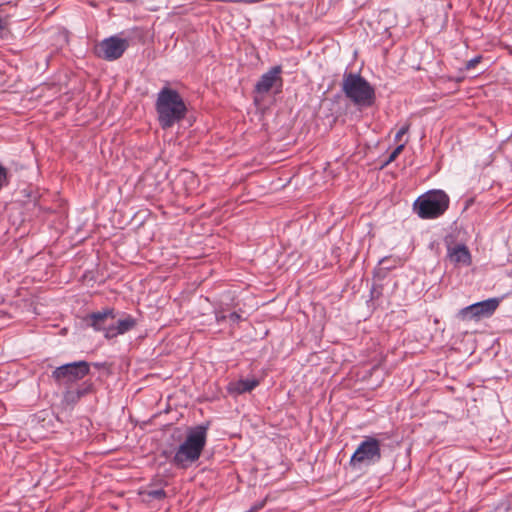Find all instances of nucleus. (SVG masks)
Segmentation results:
<instances>
[{"label": "nucleus", "mask_w": 512, "mask_h": 512, "mask_svg": "<svg viewBox=\"0 0 512 512\" xmlns=\"http://www.w3.org/2000/svg\"><path fill=\"white\" fill-rule=\"evenodd\" d=\"M155 110L159 125L164 130L180 123L188 111L180 93L170 87H163L157 93Z\"/></svg>", "instance_id": "f257e3e1"}, {"label": "nucleus", "mask_w": 512, "mask_h": 512, "mask_svg": "<svg viewBox=\"0 0 512 512\" xmlns=\"http://www.w3.org/2000/svg\"><path fill=\"white\" fill-rule=\"evenodd\" d=\"M63 403L67 406H74L80 399L93 392L94 385L91 381H83L79 384L64 387Z\"/></svg>", "instance_id": "1a4fd4ad"}, {"label": "nucleus", "mask_w": 512, "mask_h": 512, "mask_svg": "<svg viewBox=\"0 0 512 512\" xmlns=\"http://www.w3.org/2000/svg\"><path fill=\"white\" fill-rule=\"evenodd\" d=\"M9 183V179H8V171L7 169L0 164V190L7 186Z\"/></svg>", "instance_id": "dca6fc26"}, {"label": "nucleus", "mask_w": 512, "mask_h": 512, "mask_svg": "<svg viewBox=\"0 0 512 512\" xmlns=\"http://www.w3.org/2000/svg\"><path fill=\"white\" fill-rule=\"evenodd\" d=\"M500 300L498 298H489L462 308L457 317L463 321L480 320L490 317L498 308Z\"/></svg>", "instance_id": "0eeeda50"}, {"label": "nucleus", "mask_w": 512, "mask_h": 512, "mask_svg": "<svg viewBox=\"0 0 512 512\" xmlns=\"http://www.w3.org/2000/svg\"><path fill=\"white\" fill-rule=\"evenodd\" d=\"M228 320L232 324H237L241 320V315L237 312H231L228 314Z\"/></svg>", "instance_id": "aec40b11"}, {"label": "nucleus", "mask_w": 512, "mask_h": 512, "mask_svg": "<svg viewBox=\"0 0 512 512\" xmlns=\"http://www.w3.org/2000/svg\"><path fill=\"white\" fill-rule=\"evenodd\" d=\"M147 499L163 500L166 492L163 489L147 490L142 493Z\"/></svg>", "instance_id": "2eb2a0df"}, {"label": "nucleus", "mask_w": 512, "mask_h": 512, "mask_svg": "<svg viewBox=\"0 0 512 512\" xmlns=\"http://www.w3.org/2000/svg\"><path fill=\"white\" fill-rule=\"evenodd\" d=\"M342 91L355 105L370 107L375 101V90L359 73H345Z\"/></svg>", "instance_id": "7ed1b4c3"}, {"label": "nucleus", "mask_w": 512, "mask_h": 512, "mask_svg": "<svg viewBox=\"0 0 512 512\" xmlns=\"http://www.w3.org/2000/svg\"><path fill=\"white\" fill-rule=\"evenodd\" d=\"M481 59H482V57H481V56H476V57H474V58L470 59V60L466 63V69H467V70H470V69L475 68V67H476V65H477L478 63H480Z\"/></svg>", "instance_id": "6ab92c4d"}, {"label": "nucleus", "mask_w": 512, "mask_h": 512, "mask_svg": "<svg viewBox=\"0 0 512 512\" xmlns=\"http://www.w3.org/2000/svg\"><path fill=\"white\" fill-rule=\"evenodd\" d=\"M410 125H403L395 135V141L400 142L402 137L409 131Z\"/></svg>", "instance_id": "a211bd4d"}, {"label": "nucleus", "mask_w": 512, "mask_h": 512, "mask_svg": "<svg viewBox=\"0 0 512 512\" xmlns=\"http://www.w3.org/2000/svg\"><path fill=\"white\" fill-rule=\"evenodd\" d=\"M115 317L116 313L113 308H105L102 311L92 312L86 317L85 321L87 325L92 327L95 331L103 332L106 338V331L109 326L106 322L109 319H115Z\"/></svg>", "instance_id": "9d476101"}, {"label": "nucleus", "mask_w": 512, "mask_h": 512, "mask_svg": "<svg viewBox=\"0 0 512 512\" xmlns=\"http://www.w3.org/2000/svg\"><path fill=\"white\" fill-rule=\"evenodd\" d=\"M447 257L455 265L468 266L471 263V254L464 244L448 246Z\"/></svg>", "instance_id": "ddd939ff"}, {"label": "nucleus", "mask_w": 512, "mask_h": 512, "mask_svg": "<svg viewBox=\"0 0 512 512\" xmlns=\"http://www.w3.org/2000/svg\"><path fill=\"white\" fill-rule=\"evenodd\" d=\"M90 372V365L86 361H76L57 367L52 372V377L60 387L74 385Z\"/></svg>", "instance_id": "423d86ee"}, {"label": "nucleus", "mask_w": 512, "mask_h": 512, "mask_svg": "<svg viewBox=\"0 0 512 512\" xmlns=\"http://www.w3.org/2000/svg\"><path fill=\"white\" fill-rule=\"evenodd\" d=\"M129 47L128 39L113 35L103 39L97 48V55L107 61H114L122 57Z\"/></svg>", "instance_id": "6e6552de"}, {"label": "nucleus", "mask_w": 512, "mask_h": 512, "mask_svg": "<svg viewBox=\"0 0 512 512\" xmlns=\"http://www.w3.org/2000/svg\"><path fill=\"white\" fill-rule=\"evenodd\" d=\"M226 319H228V315L222 313V312H217L216 313V321L217 323H222L223 321H225Z\"/></svg>", "instance_id": "412c9836"}, {"label": "nucleus", "mask_w": 512, "mask_h": 512, "mask_svg": "<svg viewBox=\"0 0 512 512\" xmlns=\"http://www.w3.org/2000/svg\"><path fill=\"white\" fill-rule=\"evenodd\" d=\"M263 506H264V502H261V503H259V504L255 505V506H253V507L251 508V512H253V511H257V510H259V509L263 508Z\"/></svg>", "instance_id": "4be33fe9"}, {"label": "nucleus", "mask_w": 512, "mask_h": 512, "mask_svg": "<svg viewBox=\"0 0 512 512\" xmlns=\"http://www.w3.org/2000/svg\"><path fill=\"white\" fill-rule=\"evenodd\" d=\"M137 325L136 319L131 315H125L123 318H120L114 324H110L106 331V339H113L120 335H123Z\"/></svg>", "instance_id": "f8f14e48"}, {"label": "nucleus", "mask_w": 512, "mask_h": 512, "mask_svg": "<svg viewBox=\"0 0 512 512\" xmlns=\"http://www.w3.org/2000/svg\"><path fill=\"white\" fill-rule=\"evenodd\" d=\"M450 198L443 190H430L419 196L413 210L421 219H436L449 208Z\"/></svg>", "instance_id": "20e7f679"}, {"label": "nucleus", "mask_w": 512, "mask_h": 512, "mask_svg": "<svg viewBox=\"0 0 512 512\" xmlns=\"http://www.w3.org/2000/svg\"><path fill=\"white\" fill-rule=\"evenodd\" d=\"M282 72L281 66H274L269 69L266 73H264L259 81L255 85V92L260 94L268 93L271 88L279 82L280 86L282 85V79L280 74Z\"/></svg>", "instance_id": "9b49d317"}, {"label": "nucleus", "mask_w": 512, "mask_h": 512, "mask_svg": "<svg viewBox=\"0 0 512 512\" xmlns=\"http://www.w3.org/2000/svg\"><path fill=\"white\" fill-rule=\"evenodd\" d=\"M259 385V380L256 378L240 379L236 382L230 383L229 390L236 394H244L252 391Z\"/></svg>", "instance_id": "4468645a"}, {"label": "nucleus", "mask_w": 512, "mask_h": 512, "mask_svg": "<svg viewBox=\"0 0 512 512\" xmlns=\"http://www.w3.org/2000/svg\"><path fill=\"white\" fill-rule=\"evenodd\" d=\"M405 144H406V142L399 144V145H398V146H397V147L392 151V153L389 155L388 160H387V162H386V163H391V162H393V161L397 158V156H398V155L403 151V149H404V147H405Z\"/></svg>", "instance_id": "f3484780"}, {"label": "nucleus", "mask_w": 512, "mask_h": 512, "mask_svg": "<svg viewBox=\"0 0 512 512\" xmlns=\"http://www.w3.org/2000/svg\"><path fill=\"white\" fill-rule=\"evenodd\" d=\"M207 431L208 424L190 428L184 442L175 451L172 463L179 468L186 469L196 462L205 448Z\"/></svg>", "instance_id": "f03ea898"}, {"label": "nucleus", "mask_w": 512, "mask_h": 512, "mask_svg": "<svg viewBox=\"0 0 512 512\" xmlns=\"http://www.w3.org/2000/svg\"><path fill=\"white\" fill-rule=\"evenodd\" d=\"M381 443L372 436L365 437L352 454L349 464L353 468L375 465L381 460Z\"/></svg>", "instance_id": "39448f33"}]
</instances>
